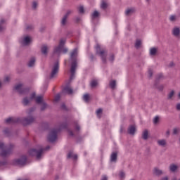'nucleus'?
<instances>
[{
	"mask_svg": "<svg viewBox=\"0 0 180 180\" xmlns=\"http://www.w3.org/2000/svg\"><path fill=\"white\" fill-rule=\"evenodd\" d=\"M153 174H155V175H161L162 174V171L160 170L158 168H155L153 169Z\"/></svg>",
	"mask_w": 180,
	"mask_h": 180,
	"instance_id": "nucleus-29",
	"label": "nucleus"
},
{
	"mask_svg": "<svg viewBox=\"0 0 180 180\" xmlns=\"http://www.w3.org/2000/svg\"><path fill=\"white\" fill-rule=\"evenodd\" d=\"M179 32H180V30L179 27H174L172 30L173 35L176 37L179 36Z\"/></svg>",
	"mask_w": 180,
	"mask_h": 180,
	"instance_id": "nucleus-21",
	"label": "nucleus"
},
{
	"mask_svg": "<svg viewBox=\"0 0 180 180\" xmlns=\"http://www.w3.org/2000/svg\"><path fill=\"white\" fill-rule=\"evenodd\" d=\"M158 120H159V117L158 116H156L155 117V118L153 119V123H158Z\"/></svg>",
	"mask_w": 180,
	"mask_h": 180,
	"instance_id": "nucleus-48",
	"label": "nucleus"
},
{
	"mask_svg": "<svg viewBox=\"0 0 180 180\" xmlns=\"http://www.w3.org/2000/svg\"><path fill=\"white\" fill-rule=\"evenodd\" d=\"M47 108V103L43 102L41 103V110H44Z\"/></svg>",
	"mask_w": 180,
	"mask_h": 180,
	"instance_id": "nucleus-37",
	"label": "nucleus"
},
{
	"mask_svg": "<svg viewBox=\"0 0 180 180\" xmlns=\"http://www.w3.org/2000/svg\"><path fill=\"white\" fill-rule=\"evenodd\" d=\"M34 112V108H32L27 110V114L28 115V117L20 119L19 117H9L5 120L6 123L8 124H15V123H22V124H30V123H33L34 122V118L33 116H32V113Z\"/></svg>",
	"mask_w": 180,
	"mask_h": 180,
	"instance_id": "nucleus-1",
	"label": "nucleus"
},
{
	"mask_svg": "<svg viewBox=\"0 0 180 180\" xmlns=\"http://www.w3.org/2000/svg\"><path fill=\"white\" fill-rule=\"evenodd\" d=\"M60 98H61V96H60V94H57L55 97L56 102H58V101H60Z\"/></svg>",
	"mask_w": 180,
	"mask_h": 180,
	"instance_id": "nucleus-43",
	"label": "nucleus"
},
{
	"mask_svg": "<svg viewBox=\"0 0 180 180\" xmlns=\"http://www.w3.org/2000/svg\"><path fill=\"white\" fill-rule=\"evenodd\" d=\"M35 102L36 103H39V104L43 103V96H37L35 98Z\"/></svg>",
	"mask_w": 180,
	"mask_h": 180,
	"instance_id": "nucleus-23",
	"label": "nucleus"
},
{
	"mask_svg": "<svg viewBox=\"0 0 180 180\" xmlns=\"http://www.w3.org/2000/svg\"><path fill=\"white\" fill-rule=\"evenodd\" d=\"M129 134L133 135L136 133V127L134 125L130 126L128 129Z\"/></svg>",
	"mask_w": 180,
	"mask_h": 180,
	"instance_id": "nucleus-17",
	"label": "nucleus"
},
{
	"mask_svg": "<svg viewBox=\"0 0 180 180\" xmlns=\"http://www.w3.org/2000/svg\"><path fill=\"white\" fill-rule=\"evenodd\" d=\"M158 146L161 147H165L167 146V141L165 139H160L158 141Z\"/></svg>",
	"mask_w": 180,
	"mask_h": 180,
	"instance_id": "nucleus-19",
	"label": "nucleus"
},
{
	"mask_svg": "<svg viewBox=\"0 0 180 180\" xmlns=\"http://www.w3.org/2000/svg\"><path fill=\"white\" fill-rule=\"evenodd\" d=\"M98 117H101V115H102V109L101 108H99L96 110V112Z\"/></svg>",
	"mask_w": 180,
	"mask_h": 180,
	"instance_id": "nucleus-35",
	"label": "nucleus"
},
{
	"mask_svg": "<svg viewBox=\"0 0 180 180\" xmlns=\"http://www.w3.org/2000/svg\"><path fill=\"white\" fill-rule=\"evenodd\" d=\"M83 101H84V102H88L89 101V94H86L83 96Z\"/></svg>",
	"mask_w": 180,
	"mask_h": 180,
	"instance_id": "nucleus-34",
	"label": "nucleus"
},
{
	"mask_svg": "<svg viewBox=\"0 0 180 180\" xmlns=\"http://www.w3.org/2000/svg\"><path fill=\"white\" fill-rule=\"evenodd\" d=\"M142 138L143 139V140H147V139H148V131H143L142 134Z\"/></svg>",
	"mask_w": 180,
	"mask_h": 180,
	"instance_id": "nucleus-28",
	"label": "nucleus"
},
{
	"mask_svg": "<svg viewBox=\"0 0 180 180\" xmlns=\"http://www.w3.org/2000/svg\"><path fill=\"white\" fill-rule=\"evenodd\" d=\"M36 98V93H32L30 96V97L28 98L27 97H25L22 100V104H24L25 106H27L28 103H30L31 101H33Z\"/></svg>",
	"mask_w": 180,
	"mask_h": 180,
	"instance_id": "nucleus-11",
	"label": "nucleus"
},
{
	"mask_svg": "<svg viewBox=\"0 0 180 180\" xmlns=\"http://www.w3.org/2000/svg\"><path fill=\"white\" fill-rule=\"evenodd\" d=\"M57 133H58V129H52L48 136V141L50 143H54V141L57 140Z\"/></svg>",
	"mask_w": 180,
	"mask_h": 180,
	"instance_id": "nucleus-9",
	"label": "nucleus"
},
{
	"mask_svg": "<svg viewBox=\"0 0 180 180\" xmlns=\"http://www.w3.org/2000/svg\"><path fill=\"white\" fill-rule=\"evenodd\" d=\"M158 51V48L153 47L149 49V55L152 57L157 55V52Z\"/></svg>",
	"mask_w": 180,
	"mask_h": 180,
	"instance_id": "nucleus-13",
	"label": "nucleus"
},
{
	"mask_svg": "<svg viewBox=\"0 0 180 180\" xmlns=\"http://www.w3.org/2000/svg\"><path fill=\"white\" fill-rule=\"evenodd\" d=\"M106 8H108V3H106L105 1H103L101 4V8L106 9Z\"/></svg>",
	"mask_w": 180,
	"mask_h": 180,
	"instance_id": "nucleus-31",
	"label": "nucleus"
},
{
	"mask_svg": "<svg viewBox=\"0 0 180 180\" xmlns=\"http://www.w3.org/2000/svg\"><path fill=\"white\" fill-rule=\"evenodd\" d=\"M80 129H81V127H79V125L78 124H75V130H76V131H79Z\"/></svg>",
	"mask_w": 180,
	"mask_h": 180,
	"instance_id": "nucleus-46",
	"label": "nucleus"
},
{
	"mask_svg": "<svg viewBox=\"0 0 180 180\" xmlns=\"http://www.w3.org/2000/svg\"><path fill=\"white\" fill-rule=\"evenodd\" d=\"M30 41H32V39L29 36L20 38L19 40L21 46H29V44H30Z\"/></svg>",
	"mask_w": 180,
	"mask_h": 180,
	"instance_id": "nucleus-10",
	"label": "nucleus"
},
{
	"mask_svg": "<svg viewBox=\"0 0 180 180\" xmlns=\"http://www.w3.org/2000/svg\"><path fill=\"white\" fill-rule=\"evenodd\" d=\"M174 65H175V64L174 63V62H170L168 67H169L171 68L174 67Z\"/></svg>",
	"mask_w": 180,
	"mask_h": 180,
	"instance_id": "nucleus-50",
	"label": "nucleus"
},
{
	"mask_svg": "<svg viewBox=\"0 0 180 180\" xmlns=\"http://www.w3.org/2000/svg\"><path fill=\"white\" fill-rule=\"evenodd\" d=\"M175 19H176V15H170L169 17V20H171V22H174V20H175Z\"/></svg>",
	"mask_w": 180,
	"mask_h": 180,
	"instance_id": "nucleus-38",
	"label": "nucleus"
},
{
	"mask_svg": "<svg viewBox=\"0 0 180 180\" xmlns=\"http://www.w3.org/2000/svg\"><path fill=\"white\" fill-rule=\"evenodd\" d=\"M14 89L17 91L20 95H26L29 92V89L25 87L23 84H18L15 86H14Z\"/></svg>",
	"mask_w": 180,
	"mask_h": 180,
	"instance_id": "nucleus-7",
	"label": "nucleus"
},
{
	"mask_svg": "<svg viewBox=\"0 0 180 180\" xmlns=\"http://www.w3.org/2000/svg\"><path fill=\"white\" fill-rule=\"evenodd\" d=\"M49 148H50V146H47V147L46 148V150H49Z\"/></svg>",
	"mask_w": 180,
	"mask_h": 180,
	"instance_id": "nucleus-60",
	"label": "nucleus"
},
{
	"mask_svg": "<svg viewBox=\"0 0 180 180\" xmlns=\"http://www.w3.org/2000/svg\"><path fill=\"white\" fill-rule=\"evenodd\" d=\"M166 134H167V137L169 136V131H166Z\"/></svg>",
	"mask_w": 180,
	"mask_h": 180,
	"instance_id": "nucleus-57",
	"label": "nucleus"
},
{
	"mask_svg": "<svg viewBox=\"0 0 180 180\" xmlns=\"http://www.w3.org/2000/svg\"><path fill=\"white\" fill-rule=\"evenodd\" d=\"M27 160V158H26V156H22L21 158L15 160V163L18 165H25L26 164Z\"/></svg>",
	"mask_w": 180,
	"mask_h": 180,
	"instance_id": "nucleus-12",
	"label": "nucleus"
},
{
	"mask_svg": "<svg viewBox=\"0 0 180 180\" xmlns=\"http://www.w3.org/2000/svg\"><path fill=\"white\" fill-rule=\"evenodd\" d=\"M68 18V17L66 16H63L62 20H61V25L62 26H65V25H67V19Z\"/></svg>",
	"mask_w": 180,
	"mask_h": 180,
	"instance_id": "nucleus-27",
	"label": "nucleus"
},
{
	"mask_svg": "<svg viewBox=\"0 0 180 180\" xmlns=\"http://www.w3.org/2000/svg\"><path fill=\"white\" fill-rule=\"evenodd\" d=\"M36 63V58H32L28 62V67H34V63Z\"/></svg>",
	"mask_w": 180,
	"mask_h": 180,
	"instance_id": "nucleus-20",
	"label": "nucleus"
},
{
	"mask_svg": "<svg viewBox=\"0 0 180 180\" xmlns=\"http://www.w3.org/2000/svg\"><path fill=\"white\" fill-rule=\"evenodd\" d=\"M117 160V153L113 152L110 155V162H116Z\"/></svg>",
	"mask_w": 180,
	"mask_h": 180,
	"instance_id": "nucleus-15",
	"label": "nucleus"
},
{
	"mask_svg": "<svg viewBox=\"0 0 180 180\" xmlns=\"http://www.w3.org/2000/svg\"><path fill=\"white\" fill-rule=\"evenodd\" d=\"M90 85H91V88H95V86H98V81L92 80Z\"/></svg>",
	"mask_w": 180,
	"mask_h": 180,
	"instance_id": "nucleus-33",
	"label": "nucleus"
},
{
	"mask_svg": "<svg viewBox=\"0 0 180 180\" xmlns=\"http://www.w3.org/2000/svg\"><path fill=\"white\" fill-rule=\"evenodd\" d=\"M169 169H170V171H171L172 172H175V171H176V169H178V166H176V165H174V164L171 165L169 166Z\"/></svg>",
	"mask_w": 180,
	"mask_h": 180,
	"instance_id": "nucleus-25",
	"label": "nucleus"
},
{
	"mask_svg": "<svg viewBox=\"0 0 180 180\" xmlns=\"http://www.w3.org/2000/svg\"><path fill=\"white\" fill-rule=\"evenodd\" d=\"M60 69V63L58 60H56L53 65H51L50 70H51V75L50 79H53L57 75L58 72V70Z\"/></svg>",
	"mask_w": 180,
	"mask_h": 180,
	"instance_id": "nucleus-5",
	"label": "nucleus"
},
{
	"mask_svg": "<svg viewBox=\"0 0 180 180\" xmlns=\"http://www.w3.org/2000/svg\"><path fill=\"white\" fill-rule=\"evenodd\" d=\"M68 133H69L70 136H74V133H72V131L68 130Z\"/></svg>",
	"mask_w": 180,
	"mask_h": 180,
	"instance_id": "nucleus-54",
	"label": "nucleus"
},
{
	"mask_svg": "<svg viewBox=\"0 0 180 180\" xmlns=\"http://www.w3.org/2000/svg\"><path fill=\"white\" fill-rule=\"evenodd\" d=\"M49 47L47 45H43L41 48V53L44 56H47Z\"/></svg>",
	"mask_w": 180,
	"mask_h": 180,
	"instance_id": "nucleus-14",
	"label": "nucleus"
},
{
	"mask_svg": "<svg viewBox=\"0 0 180 180\" xmlns=\"http://www.w3.org/2000/svg\"><path fill=\"white\" fill-rule=\"evenodd\" d=\"M68 158H72L73 160H77V158H78V156L77 155V154H74L72 153V152H70L68 154Z\"/></svg>",
	"mask_w": 180,
	"mask_h": 180,
	"instance_id": "nucleus-22",
	"label": "nucleus"
},
{
	"mask_svg": "<svg viewBox=\"0 0 180 180\" xmlns=\"http://www.w3.org/2000/svg\"><path fill=\"white\" fill-rule=\"evenodd\" d=\"M65 41L67 40L65 39H61L59 42V45L54 48L53 54H57V56H60L61 53L65 54L68 51V48H64V45L65 44Z\"/></svg>",
	"mask_w": 180,
	"mask_h": 180,
	"instance_id": "nucleus-3",
	"label": "nucleus"
},
{
	"mask_svg": "<svg viewBox=\"0 0 180 180\" xmlns=\"http://www.w3.org/2000/svg\"><path fill=\"white\" fill-rule=\"evenodd\" d=\"M5 20H1L0 21V32H2V30H5Z\"/></svg>",
	"mask_w": 180,
	"mask_h": 180,
	"instance_id": "nucleus-24",
	"label": "nucleus"
},
{
	"mask_svg": "<svg viewBox=\"0 0 180 180\" xmlns=\"http://www.w3.org/2000/svg\"><path fill=\"white\" fill-rule=\"evenodd\" d=\"M61 108L63 109V110H67V107H65V104H62Z\"/></svg>",
	"mask_w": 180,
	"mask_h": 180,
	"instance_id": "nucleus-51",
	"label": "nucleus"
},
{
	"mask_svg": "<svg viewBox=\"0 0 180 180\" xmlns=\"http://www.w3.org/2000/svg\"><path fill=\"white\" fill-rule=\"evenodd\" d=\"M158 79H160V78H162V74H160V75H158Z\"/></svg>",
	"mask_w": 180,
	"mask_h": 180,
	"instance_id": "nucleus-56",
	"label": "nucleus"
},
{
	"mask_svg": "<svg viewBox=\"0 0 180 180\" xmlns=\"http://www.w3.org/2000/svg\"><path fill=\"white\" fill-rule=\"evenodd\" d=\"M48 86H49V84H44V85L43 86V88H44V89L46 90V89H47Z\"/></svg>",
	"mask_w": 180,
	"mask_h": 180,
	"instance_id": "nucleus-53",
	"label": "nucleus"
},
{
	"mask_svg": "<svg viewBox=\"0 0 180 180\" xmlns=\"http://www.w3.org/2000/svg\"><path fill=\"white\" fill-rule=\"evenodd\" d=\"M78 11H79V13H84L85 12L83 6H80L78 8Z\"/></svg>",
	"mask_w": 180,
	"mask_h": 180,
	"instance_id": "nucleus-36",
	"label": "nucleus"
},
{
	"mask_svg": "<svg viewBox=\"0 0 180 180\" xmlns=\"http://www.w3.org/2000/svg\"><path fill=\"white\" fill-rule=\"evenodd\" d=\"M124 176H126V174H124V172H121L120 173V177L122 178V179H123V178H124Z\"/></svg>",
	"mask_w": 180,
	"mask_h": 180,
	"instance_id": "nucleus-47",
	"label": "nucleus"
},
{
	"mask_svg": "<svg viewBox=\"0 0 180 180\" xmlns=\"http://www.w3.org/2000/svg\"><path fill=\"white\" fill-rule=\"evenodd\" d=\"M71 13H72V11L71 10H68L65 16H66V18H68V15H71Z\"/></svg>",
	"mask_w": 180,
	"mask_h": 180,
	"instance_id": "nucleus-40",
	"label": "nucleus"
},
{
	"mask_svg": "<svg viewBox=\"0 0 180 180\" xmlns=\"http://www.w3.org/2000/svg\"><path fill=\"white\" fill-rule=\"evenodd\" d=\"M176 109H177V110H180V103H178L176 105Z\"/></svg>",
	"mask_w": 180,
	"mask_h": 180,
	"instance_id": "nucleus-55",
	"label": "nucleus"
},
{
	"mask_svg": "<svg viewBox=\"0 0 180 180\" xmlns=\"http://www.w3.org/2000/svg\"><path fill=\"white\" fill-rule=\"evenodd\" d=\"M96 53L99 56H101L103 63H106L107 52H106L105 50H101V46H99V45H96Z\"/></svg>",
	"mask_w": 180,
	"mask_h": 180,
	"instance_id": "nucleus-8",
	"label": "nucleus"
},
{
	"mask_svg": "<svg viewBox=\"0 0 180 180\" xmlns=\"http://www.w3.org/2000/svg\"><path fill=\"white\" fill-rule=\"evenodd\" d=\"M36 8H37V2L34 1V2L32 3V8H33V9H36Z\"/></svg>",
	"mask_w": 180,
	"mask_h": 180,
	"instance_id": "nucleus-45",
	"label": "nucleus"
},
{
	"mask_svg": "<svg viewBox=\"0 0 180 180\" xmlns=\"http://www.w3.org/2000/svg\"><path fill=\"white\" fill-rule=\"evenodd\" d=\"M110 86L111 89H115V88H116V80L110 81Z\"/></svg>",
	"mask_w": 180,
	"mask_h": 180,
	"instance_id": "nucleus-30",
	"label": "nucleus"
},
{
	"mask_svg": "<svg viewBox=\"0 0 180 180\" xmlns=\"http://www.w3.org/2000/svg\"><path fill=\"white\" fill-rule=\"evenodd\" d=\"M178 97H179V99H180V93L179 94Z\"/></svg>",
	"mask_w": 180,
	"mask_h": 180,
	"instance_id": "nucleus-62",
	"label": "nucleus"
},
{
	"mask_svg": "<svg viewBox=\"0 0 180 180\" xmlns=\"http://www.w3.org/2000/svg\"><path fill=\"white\" fill-rule=\"evenodd\" d=\"M174 91H172L168 95V99H171L174 96Z\"/></svg>",
	"mask_w": 180,
	"mask_h": 180,
	"instance_id": "nucleus-39",
	"label": "nucleus"
},
{
	"mask_svg": "<svg viewBox=\"0 0 180 180\" xmlns=\"http://www.w3.org/2000/svg\"><path fill=\"white\" fill-rule=\"evenodd\" d=\"M2 86V83L0 82V88Z\"/></svg>",
	"mask_w": 180,
	"mask_h": 180,
	"instance_id": "nucleus-61",
	"label": "nucleus"
},
{
	"mask_svg": "<svg viewBox=\"0 0 180 180\" xmlns=\"http://www.w3.org/2000/svg\"><path fill=\"white\" fill-rule=\"evenodd\" d=\"M63 92H64L65 94H68V95H71L72 94V89L66 86L63 89Z\"/></svg>",
	"mask_w": 180,
	"mask_h": 180,
	"instance_id": "nucleus-18",
	"label": "nucleus"
},
{
	"mask_svg": "<svg viewBox=\"0 0 180 180\" xmlns=\"http://www.w3.org/2000/svg\"><path fill=\"white\" fill-rule=\"evenodd\" d=\"M148 75H149V77H153V71L152 70H148Z\"/></svg>",
	"mask_w": 180,
	"mask_h": 180,
	"instance_id": "nucleus-52",
	"label": "nucleus"
},
{
	"mask_svg": "<svg viewBox=\"0 0 180 180\" xmlns=\"http://www.w3.org/2000/svg\"><path fill=\"white\" fill-rule=\"evenodd\" d=\"M99 15L100 14L99 12H98V11H94L91 15L92 22H94L95 19H98V18H99Z\"/></svg>",
	"mask_w": 180,
	"mask_h": 180,
	"instance_id": "nucleus-16",
	"label": "nucleus"
},
{
	"mask_svg": "<svg viewBox=\"0 0 180 180\" xmlns=\"http://www.w3.org/2000/svg\"><path fill=\"white\" fill-rule=\"evenodd\" d=\"M0 150H2L0 153L1 157L5 158V157H8V155L12 153L13 146L10 145L9 147H5V144H4L2 142H0Z\"/></svg>",
	"mask_w": 180,
	"mask_h": 180,
	"instance_id": "nucleus-4",
	"label": "nucleus"
},
{
	"mask_svg": "<svg viewBox=\"0 0 180 180\" xmlns=\"http://www.w3.org/2000/svg\"><path fill=\"white\" fill-rule=\"evenodd\" d=\"M0 165H2V162H0Z\"/></svg>",
	"mask_w": 180,
	"mask_h": 180,
	"instance_id": "nucleus-64",
	"label": "nucleus"
},
{
	"mask_svg": "<svg viewBox=\"0 0 180 180\" xmlns=\"http://www.w3.org/2000/svg\"><path fill=\"white\" fill-rule=\"evenodd\" d=\"M9 81H11V77L6 76L4 78V82H9Z\"/></svg>",
	"mask_w": 180,
	"mask_h": 180,
	"instance_id": "nucleus-42",
	"label": "nucleus"
},
{
	"mask_svg": "<svg viewBox=\"0 0 180 180\" xmlns=\"http://www.w3.org/2000/svg\"><path fill=\"white\" fill-rule=\"evenodd\" d=\"M178 133H179V129L178 128H174L173 129V134H178Z\"/></svg>",
	"mask_w": 180,
	"mask_h": 180,
	"instance_id": "nucleus-41",
	"label": "nucleus"
},
{
	"mask_svg": "<svg viewBox=\"0 0 180 180\" xmlns=\"http://www.w3.org/2000/svg\"><path fill=\"white\" fill-rule=\"evenodd\" d=\"M110 61H113V60H115V56L113 55H110V58H109Z\"/></svg>",
	"mask_w": 180,
	"mask_h": 180,
	"instance_id": "nucleus-49",
	"label": "nucleus"
},
{
	"mask_svg": "<svg viewBox=\"0 0 180 180\" xmlns=\"http://www.w3.org/2000/svg\"><path fill=\"white\" fill-rule=\"evenodd\" d=\"M77 57H78V49H75L70 53V61L71 63L70 68V81H72L75 78V70H77Z\"/></svg>",
	"mask_w": 180,
	"mask_h": 180,
	"instance_id": "nucleus-2",
	"label": "nucleus"
},
{
	"mask_svg": "<svg viewBox=\"0 0 180 180\" xmlns=\"http://www.w3.org/2000/svg\"><path fill=\"white\" fill-rule=\"evenodd\" d=\"M65 64H67V60H65Z\"/></svg>",
	"mask_w": 180,
	"mask_h": 180,
	"instance_id": "nucleus-63",
	"label": "nucleus"
},
{
	"mask_svg": "<svg viewBox=\"0 0 180 180\" xmlns=\"http://www.w3.org/2000/svg\"><path fill=\"white\" fill-rule=\"evenodd\" d=\"M43 151H44V148H41L39 150L31 149L29 150V154L32 157H36L37 160H40L43 156Z\"/></svg>",
	"mask_w": 180,
	"mask_h": 180,
	"instance_id": "nucleus-6",
	"label": "nucleus"
},
{
	"mask_svg": "<svg viewBox=\"0 0 180 180\" xmlns=\"http://www.w3.org/2000/svg\"><path fill=\"white\" fill-rule=\"evenodd\" d=\"M4 133L6 136H9V129H4Z\"/></svg>",
	"mask_w": 180,
	"mask_h": 180,
	"instance_id": "nucleus-44",
	"label": "nucleus"
},
{
	"mask_svg": "<svg viewBox=\"0 0 180 180\" xmlns=\"http://www.w3.org/2000/svg\"><path fill=\"white\" fill-rule=\"evenodd\" d=\"M161 180H168V177H163Z\"/></svg>",
	"mask_w": 180,
	"mask_h": 180,
	"instance_id": "nucleus-58",
	"label": "nucleus"
},
{
	"mask_svg": "<svg viewBox=\"0 0 180 180\" xmlns=\"http://www.w3.org/2000/svg\"><path fill=\"white\" fill-rule=\"evenodd\" d=\"M133 12H134V8H128L125 11V15L127 16H129V15H131V13H133Z\"/></svg>",
	"mask_w": 180,
	"mask_h": 180,
	"instance_id": "nucleus-26",
	"label": "nucleus"
},
{
	"mask_svg": "<svg viewBox=\"0 0 180 180\" xmlns=\"http://www.w3.org/2000/svg\"><path fill=\"white\" fill-rule=\"evenodd\" d=\"M90 58H91V60H94V55H91Z\"/></svg>",
	"mask_w": 180,
	"mask_h": 180,
	"instance_id": "nucleus-59",
	"label": "nucleus"
},
{
	"mask_svg": "<svg viewBox=\"0 0 180 180\" xmlns=\"http://www.w3.org/2000/svg\"><path fill=\"white\" fill-rule=\"evenodd\" d=\"M140 46H141V41L140 39H137L135 43L136 49H140Z\"/></svg>",
	"mask_w": 180,
	"mask_h": 180,
	"instance_id": "nucleus-32",
	"label": "nucleus"
}]
</instances>
